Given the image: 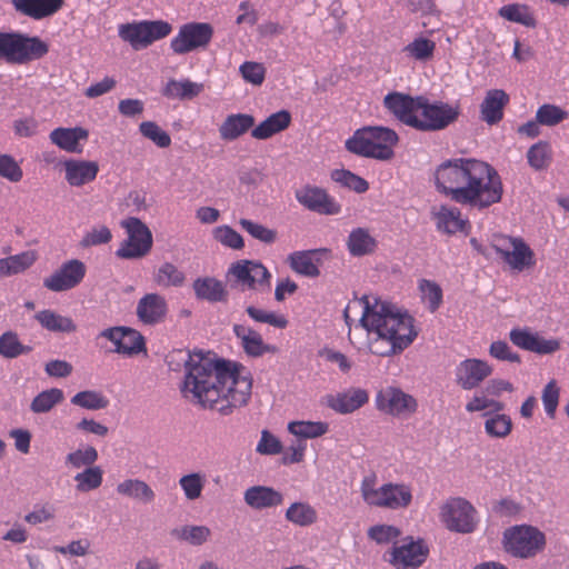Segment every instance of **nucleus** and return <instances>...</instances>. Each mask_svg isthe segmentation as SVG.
I'll use <instances>...</instances> for the list:
<instances>
[{
  "instance_id": "9",
  "label": "nucleus",
  "mask_w": 569,
  "mask_h": 569,
  "mask_svg": "<svg viewBox=\"0 0 569 569\" xmlns=\"http://www.w3.org/2000/svg\"><path fill=\"white\" fill-rule=\"evenodd\" d=\"M491 247L499 261L511 272L529 271L537 263L535 251L519 236L495 234Z\"/></svg>"
},
{
  "instance_id": "53",
  "label": "nucleus",
  "mask_w": 569,
  "mask_h": 569,
  "mask_svg": "<svg viewBox=\"0 0 569 569\" xmlns=\"http://www.w3.org/2000/svg\"><path fill=\"white\" fill-rule=\"evenodd\" d=\"M70 401L73 406L86 410H101L109 406V399L98 390L79 391Z\"/></svg>"
},
{
  "instance_id": "1",
  "label": "nucleus",
  "mask_w": 569,
  "mask_h": 569,
  "mask_svg": "<svg viewBox=\"0 0 569 569\" xmlns=\"http://www.w3.org/2000/svg\"><path fill=\"white\" fill-rule=\"evenodd\" d=\"M252 385L250 371L241 363L193 350L183 361L179 390L190 403L228 416L249 403Z\"/></svg>"
},
{
  "instance_id": "3",
  "label": "nucleus",
  "mask_w": 569,
  "mask_h": 569,
  "mask_svg": "<svg viewBox=\"0 0 569 569\" xmlns=\"http://www.w3.org/2000/svg\"><path fill=\"white\" fill-rule=\"evenodd\" d=\"M360 327L366 332V348L372 356L391 358L401 355L417 339L419 327L412 315L378 295L358 299Z\"/></svg>"
},
{
  "instance_id": "46",
  "label": "nucleus",
  "mask_w": 569,
  "mask_h": 569,
  "mask_svg": "<svg viewBox=\"0 0 569 569\" xmlns=\"http://www.w3.org/2000/svg\"><path fill=\"white\" fill-rule=\"evenodd\" d=\"M74 489L79 493H87L99 489L103 482V469L94 465L80 470L73 476Z\"/></svg>"
},
{
  "instance_id": "21",
  "label": "nucleus",
  "mask_w": 569,
  "mask_h": 569,
  "mask_svg": "<svg viewBox=\"0 0 569 569\" xmlns=\"http://www.w3.org/2000/svg\"><path fill=\"white\" fill-rule=\"evenodd\" d=\"M100 335L114 345V352L119 355L131 357L146 351L144 338L136 329L112 327L104 329Z\"/></svg>"
},
{
  "instance_id": "24",
  "label": "nucleus",
  "mask_w": 569,
  "mask_h": 569,
  "mask_svg": "<svg viewBox=\"0 0 569 569\" xmlns=\"http://www.w3.org/2000/svg\"><path fill=\"white\" fill-rule=\"evenodd\" d=\"M419 101L420 96L411 97L402 92L392 91L385 96L382 103L385 109L397 120L412 127Z\"/></svg>"
},
{
  "instance_id": "22",
  "label": "nucleus",
  "mask_w": 569,
  "mask_h": 569,
  "mask_svg": "<svg viewBox=\"0 0 569 569\" xmlns=\"http://www.w3.org/2000/svg\"><path fill=\"white\" fill-rule=\"evenodd\" d=\"M295 196L301 206L320 214L332 216L341 211L339 203L322 188L306 186L298 189Z\"/></svg>"
},
{
  "instance_id": "19",
  "label": "nucleus",
  "mask_w": 569,
  "mask_h": 569,
  "mask_svg": "<svg viewBox=\"0 0 569 569\" xmlns=\"http://www.w3.org/2000/svg\"><path fill=\"white\" fill-rule=\"evenodd\" d=\"M330 258L329 248H317L292 251L288 254L287 262L296 274L313 279L320 276L322 262Z\"/></svg>"
},
{
  "instance_id": "41",
  "label": "nucleus",
  "mask_w": 569,
  "mask_h": 569,
  "mask_svg": "<svg viewBox=\"0 0 569 569\" xmlns=\"http://www.w3.org/2000/svg\"><path fill=\"white\" fill-rule=\"evenodd\" d=\"M483 429L486 435L492 439H505L512 431L511 417L501 411L485 412Z\"/></svg>"
},
{
  "instance_id": "49",
  "label": "nucleus",
  "mask_w": 569,
  "mask_h": 569,
  "mask_svg": "<svg viewBox=\"0 0 569 569\" xmlns=\"http://www.w3.org/2000/svg\"><path fill=\"white\" fill-rule=\"evenodd\" d=\"M172 536L191 546H201L211 538V529L206 525H184L174 529Z\"/></svg>"
},
{
  "instance_id": "6",
  "label": "nucleus",
  "mask_w": 569,
  "mask_h": 569,
  "mask_svg": "<svg viewBox=\"0 0 569 569\" xmlns=\"http://www.w3.org/2000/svg\"><path fill=\"white\" fill-rule=\"evenodd\" d=\"M49 44L38 36L21 31L0 30V62L9 66H26L42 59Z\"/></svg>"
},
{
  "instance_id": "44",
  "label": "nucleus",
  "mask_w": 569,
  "mask_h": 569,
  "mask_svg": "<svg viewBox=\"0 0 569 569\" xmlns=\"http://www.w3.org/2000/svg\"><path fill=\"white\" fill-rule=\"evenodd\" d=\"M192 288L198 299L210 302L222 301L227 295L223 283L211 277L196 279L192 283Z\"/></svg>"
},
{
  "instance_id": "45",
  "label": "nucleus",
  "mask_w": 569,
  "mask_h": 569,
  "mask_svg": "<svg viewBox=\"0 0 569 569\" xmlns=\"http://www.w3.org/2000/svg\"><path fill=\"white\" fill-rule=\"evenodd\" d=\"M498 14L509 21L519 23L527 28H535L537 20L530 7L525 3H508L499 8Z\"/></svg>"
},
{
  "instance_id": "11",
  "label": "nucleus",
  "mask_w": 569,
  "mask_h": 569,
  "mask_svg": "<svg viewBox=\"0 0 569 569\" xmlns=\"http://www.w3.org/2000/svg\"><path fill=\"white\" fill-rule=\"evenodd\" d=\"M120 226L126 232V238L116 250V256L127 260L146 257L153 244V236L149 227L137 217L121 220Z\"/></svg>"
},
{
  "instance_id": "52",
  "label": "nucleus",
  "mask_w": 569,
  "mask_h": 569,
  "mask_svg": "<svg viewBox=\"0 0 569 569\" xmlns=\"http://www.w3.org/2000/svg\"><path fill=\"white\" fill-rule=\"evenodd\" d=\"M64 399L63 391L59 388H50L39 392L31 401L30 409L33 413H46L61 403Z\"/></svg>"
},
{
  "instance_id": "42",
  "label": "nucleus",
  "mask_w": 569,
  "mask_h": 569,
  "mask_svg": "<svg viewBox=\"0 0 569 569\" xmlns=\"http://www.w3.org/2000/svg\"><path fill=\"white\" fill-rule=\"evenodd\" d=\"M288 522L297 527H310L318 521V511L307 501H295L284 512Z\"/></svg>"
},
{
  "instance_id": "17",
  "label": "nucleus",
  "mask_w": 569,
  "mask_h": 569,
  "mask_svg": "<svg viewBox=\"0 0 569 569\" xmlns=\"http://www.w3.org/2000/svg\"><path fill=\"white\" fill-rule=\"evenodd\" d=\"M429 555V548L422 539L407 537L400 545L392 547L389 563L396 569H417L423 565Z\"/></svg>"
},
{
  "instance_id": "14",
  "label": "nucleus",
  "mask_w": 569,
  "mask_h": 569,
  "mask_svg": "<svg viewBox=\"0 0 569 569\" xmlns=\"http://www.w3.org/2000/svg\"><path fill=\"white\" fill-rule=\"evenodd\" d=\"M213 37V27L208 22H187L179 27L170 40V49L176 54H186L204 49Z\"/></svg>"
},
{
  "instance_id": "59",
  "label": "nucleus",
  "mask_w": 569,
  "mask_h": 569,
  "mask_svg": "<svg viewBox=\"0 0 569 569\" xmlns=\"http://www.w3.org/2000/svg\"><path fill=\"white\" fill-rule=\"evenodd\" d=\"M239 224L246 230L253 239L263 242L266 244H272L278 238V233L274 229H270L259 222L250 219H240Z\"/></svg>"
},
{
  "instance_id": "29",
  "label": "nucleus",
  "mask_w": 569,
  "mask_h": 569,
  "mask_svg": "<svg viewBox=\"0 0 569 569\" xmlns=\"http://www.w3.org/2000/svg\"><path fill=\"white\" fill-rule=\"evenodd\" d=\"M232 331L247 356L258 358L271 351V347L264 342L262 336L253 328L236 323Z\"/></svg>"
},
{
  "instance_id": "63",
  "label": "nucleus",
  "mask_w": 569,
  "mask_h": 569,
  "mask_svg": "<svg viewBox=\"0 0 569 569\" xmlns=\"http://www.w3.org/2000/svg\"><path fill=\"white\" fill-rule=\"evenodd\" d=\"M465 409L469 413L481 412L488 409H490L491 412H499L503 410V403L492 398H489L483 393L476 392L466 402Z\"/></svg>"
},
{
  "instance_id": "2",
  "label": "nucleus",
  "mask_w": 569,
  "mask_h": 569,
  "mask_svg": "<svg viewBox=\"0 0 569 569\" xmlns=\"http://www.w3.org/2000/svg\"><path fill=\"white\" fill-rule=\"evenodd\" d=\"M436 190L455 203L483 210L499 203L503 183L498 171L476 158H455L441 162L433 173Z\"/></svg>"
},
{
  "instance_id": "12",
  "label": "nucleus",
  "mask_w": 569,
  "mask_h": 569,
  "mask_svg": "<svg viewBox=\"0 0 569 569\" xmlns=\"http://www.w3.org/2000/svg\"><path fill=\"white\" fill-rule=\"evenodd\" d=\"M460 114L458 103L450 104L442 101H429L420 96L412 128L423 131H437L453 123Z\"/></svg>"
},
{
  "instance_id": "16",
  "label": "nucleus",
  "mask_w": 569,
  "mask_h": 569,
  "mask_svg": "<svg viewBox=\"0 0 569 569\" xmlns=\"http://www.w3.org/2000/svg\"><path fill=\"white\" fill-rule=\"evenodd\" d=\"M228 274L244 289L269 290L271 286V273L257 260H238L230 266Z\"/></svg>"
},
{
  "instance_id": "60",
  "label": "nucleus",
  "mask_w": 569,
  "mask_h": 569,
  "mask_svg": "<svg viewBox=\"0 0 569 569\" xmlns=\"http://www.w3.org/2000/svg\"><path fill=\"white\" fill-rule=\"evenodd\" d=\"M247 313L252 320L261 323H268L274 328L284 329L288 326L287 317L279 312L249 306L247 308Z\"/></svg>"
},
{
  "instance_id": "55",
  "label": "nucleus",
  "mask_w": 569,
  "mask_h": 569,
  "mask_svg": "<svg viewBox=\"0 0 569 569\" xmlns=\"http://www.w3.org/2000/svg\"><path fill=\"white\" fill-rule=\"evenodd\" d=\"M212 238L216 242L232 250H241L244 247L242 236L228 224L214 227L212 229Z\"/></svg>"
},
{
  "instance_id": "64",
  "label": "nucleus",
  "mask_w": 569,
  "mask_h": 569,
  "mask_svg": "<svg viewBox=\"0 0 569 569\" xmlns=\"http://www.w3.org/2000/svg\"><path fill=\"white\" fill-rule=\"evenodd\" d=\"M56 518V508L49 502L36 503L33 508L26 513L24 521L31 526L53 521Z\"/></svg>"
},
{
  "instance_id": "4",
  "label": "nucleus",
  "mask_w": 569,
  "mask_h": 569,
  "mask_svg": "<svg viewBox=\"0 0 569 569\" xmlns=\"http://www.w3.org/2000/svg\"><path fill=\"white\" fill-rule=\"evenodd\" d=\"M360 497L366 506L375 509L401 511L413 502V488L403 481L378 483L377 475L362 477L359 485Z\"/></svg>"
},
{
  "instance_id": "27",
  "label": "nucleus",
  "mask_w": 569,
  "mask_h": 569,
  "mask_svg": "<svg viewBox=\"0 0 569 569\" xmlns=\"http://www.w3.org/2000/svg\"><path fill=\"white\" fill-rule=\"evenodd\" d=\"M368 400L369 395L367 390L350 388L335 395H328L326 397V405L337 413L349 415L365 406Z\"/></svg>"
},
{
  "instance_id": "35",
  "label": "nucleus",
  "mask_w": 569,
  "mask_h": 569,
  "mask_svg": "<svg viewBox=\"0 0 569 569\" xmlns=\"http://www.w3.org/2000/svg\"><path fill=\"white\" fill-rule=\"evenodd\" d=\"M253 128V116L249 113H231L220 124L219 134L224 141H233Z\"/></svg>"
},
{
  "instance_id": "48",
  "label": "nucleus",
  "mask_w": 569,
  "mask_h": 569,
  "mask_svg": "<svg viewBox=\"0 0 569 569\" xmlns=\"http://www.w3.org/2000/svg\"><path fill=\"white\" fill-rule=\"evenodd\" d=\"M98 458L97 449L91 445H86L68 452L64 458V463L69 469L83 470L94 466Z\"/></svg>"
},
{
  "instance_id": "13",
  "label": "nucleus",
  "mask_w": 569,
  "mask_h": 569,
  "mask_svg": "<svg viewBox=\"0 0 569 569\" xmlns=\"http://www.w3.org/2000/svg\"><path fill=\"white\" fill-rule=\"evenodd\" d=\"M376 409L392 418L405 419L418 410V400L399 387L388 386L380 389L375 397Z\"/></svg>"
},
{
  "instance_id": "25",
  "label": "nucleus",
  "mask_w": 569,
  "mask_h": 569,
  "mask_svg": "<svg viewBox=\"0 0 569 569\" xmlns=\"http://www.w3.org/2000/svg\"><path fill=\"white\" fill-rule=\"evenodd\" d=\"M136 315L138 320L146 326L161 323L168 315L167 300L157 292L146 293L137 302Z\"/></svg>"
},
{
  "instance_id": "31",
  "label": "nucleus",
  "mask_w": 569,
  "mask_h": 569,
  "mask_svg": "<svg viewBox=\"0 0 569 569\" xmlns=\"http://www.w3.org/2000/svg\"><path fill=\"white\" fill-rule=\"evenodd\" d=\"M291 121L292 117L288 110L282 109L276 111L254 126L251 130V137L256 140L270 139L287 130L290 127Z\"/></svg>"
},
{
  "instance_id": "10",
  "label": "nucleus",
  "mask_w": 569,
  "mask_h": 569,
  "mask_svg": "<svg viewBox=\"0 0 569 569\" xmlns=\"http://www.w3.org/2000/svg\"><path fill=\"white\" fill-rule=\"evenodd\" d=\"M172 30V24L166 20H139L119 24L118 36L138 51L167 38Z\"/></svg>"
},
{
  "instance_id": "23",
  "label": "nucleus",
  "mask_w": 569,
  "mask_h": 569,
  "mask_svg": "<svg viewBox=\"0 0 569 569\" xmlns=\"http://www.w3.org/2000/svg\"><path fill=\"white\" fill-rule=\"evenodd\" d=\"M431 217L436 229L445 234L467 233L470 227L468 219L455 206L441 204L433 208Z\"/></svg>"
},
{
  "instance_id": "34",
  "label": "nucleus",
  "mask_w": 569,
  "mask_h": 569,
  "mask_svg": "<svg viewBox=\"0 0 569 569\" xmlns=\"http://www.w3.org/2000/svg\"><path fill=\"white\" fill-rule=\"evenodd\" d=\"M377 246L378 242L369 229L362 227L353 228L346 239V248L351 257L372 254Z\"/></svg>"
},
{
  "instance_id": "18",
  "label": "nucleus",
  "mask_w": 569,
  "mask_h": 569,
  "mask_svg": "<svg viewBox=\"0 0 569 569\" xmlns=\"http://www.w3.org/2000/svg\"><path fill=\"white\" fill-rule=\"evenodd\" d=\"M87 272L86 264L79 259L64 261L50 276L43 279V286L52 292L68 291L79 286Z\"/></svg>"
},
{
  "instance_id": "56",
  "label": "nucleus",
  "mask_w": 569,
  "mask_h": 569,
  "mask_svg": "<svg viewBox=\"0 0 569 569\" xmlns=\"http://www.w3.org/2000/svg\"><path fill=\"white\" fill-rule=\"evenodd\" d=\"M331 179L349 190L363 193L369 189V183L360 176L347 169H336L331 172Z\"/></svg>"
},
{
  "instance_id": "7",
  "label": "nucleus",
  "mask_w": 569,
  "mask_h": 569,
  "mask_svg": "<svg viewBox=\"0 0 569 569\" xmlns=\"http://www.w3.org/2000/svg\"><path fill=\"white\" fill-rule=\"evenodd\" d=\"M438 519L449 532L460 535L475 532L480 523L477 508L461 496H451L445 499L439 505Z\"/></svg>"
},
{
  "instance_id": "47",
  "label": "nucleus",
  "mask_w": 569,
  "mask_h": 569,
  "mask_svg": "<svg viewBox=\"0 0 569 569\" xmlns=\"http://www.w3.org/2000/svg\"><path fill=\"white\" fill-rule=\"evenodd\" d=\"M152 279L154 284L160 288H177L183 286L186 276L176 264L166 261L156 269Z\"/></svg>"
},
{
  "instance_id": "36",
  "label": "nucleus",
  "mask_w": 569,
  "mask_h": 569,
  "mask_svg": "<svg viewBox=\"0 0 569 569\" xmlns=\"http://www.w3.org/2000/svg\"><path fill=\"white\" fill-rule=\"evenodd\" d=\"M436 41L425 34L413 37L403 48L402 52L411 61L426 63L433 59Z\"/></svg>"
},
{
  "instance_id": "5",
  "label": "nucleus",
  "mask_w": 569,
  "mask_h": 569,
  "mask_svg": "<svg viewBox=\"0 0 569 569\" xmlns=\"http://www.w3.org/2000/svg\"><path fill=\"white\" fill-rule=\"evenodd\" d=\"M397 132L388 127L368 126L357 129L346 142V149L360 157L388 161L395 156Z\"/></svg>"
},
{
  "instance_id": "20",
  "label": "nucleus",
  "mask_w": 569,
  "mask_h": 569,
  "mask_svg": "<svg viewBox=\"0 0 569 569\" xmlns=\"http://www.w3.org/2000/svg\"><path fill=\"white\" fill-rule=\"evenodd\" d=\"M63 180L71 188L92 183L99 173L98 161L83 158H67L60 162Z\"/></svg>"
},
{
  "instance_id": "54",
  "label": "nucleus",
  "mask_w": 569,
  "mask_h": 569,
  "mask_svg": "<svg viewBox=\"0 0 569 569\" xmlns=\"http://www.w3.org/2000/svg\"><path fill=\"white\" fill-rule=\"evenodd\" d=\"M551 159L552 150L550 143L547 141H538L527 151L528 163L536 171L547 169L551 162Z\"/></svg>"
},
{
  "instance_id": "50",
  "label": "nucleus",
  "mask_w": 569,
  "mask_h": 569,
  "mask_svg": "<svg viewBox=\"0 0 569 569\" xmlns=\"http://www.w3.org/2000/svg\"><path fill=\"white\" fill-rule=\"evenodd\" d=\"M30 346L23 345L17 332L8 330L0 336V356L14 359L31 352Z\"/></svg>"
},
{
  "instance_id": "15",
  "label": "nucleus",
  "mask_w": 569,
  "mask_h": 569,
  "mask_svg": "<svg viewBox=\"0 0 569 569\" xmlns=\"http://www.w3.org/2000/svg\"><path fill=\"white\" fill-rule=\"evenodd\" d=\"M493 370V365L487 359L477 357L465 358L453 369L455 383L461 390H475L492 376Z\"/></svg>"
},
{
  "instance_id": "51",
  "label": "nucleus",
  "mask_w": 569,
  "mask_h": 569,
  "mask_svg": "<svg viewBox=\"0 0 569 569\" xmlns=\"http://www.w3.org/2000/svg\"><path fill=\"white\" fill-rule=\"evenodd\" d=\"M421 302L428 308L429 311H437L442 303V289L433 280L421 279L418 282Z\"/></svg>"
},
{
  "instance_id": "26",
  "label": "nucleus",
  "mask_w": 569,
  "mask_h": 569,
  "mask_svg": "<svg viewBox=\"0 0 569 569\" xmlns=\"http://www.w3.org/2000/svg\"><path fill=\"white\" fill-rule=\"evenodd\" d=\"M88 138L89 131L83 127H58L49 134L52 144L69 153H81Z\"/></svg>"
},
{
  "instance_id": "8",
  "label": "nucleus",
  "mask_w": 569,
  "mask_h": 569,
  "mask_svg": "<svg viewBox=\"0 0 569 569\" xmlns=\"http://www.w3.org/2000/svg\"><path fill=\"white\" fill-rule=\"evenodd\" d=\"M501 543L503 550L511 557L527 560L545 551L547 537L532 525H516L503 531Z\"/></svg>"
},
{
  "instance_id": "38",
  "label": "nucleus",
  "mask_w": 569,
  "mask_h": 569,
  "mask_svg": "<svg viewBox=\"0 0 569 569\" xmlns=\"http://www.w3.org/2000/svg\"><path fill=\"white\" fill-rule=\"evenodd\" d=\"M38 260L36 250H26L0 259V277L19 274L31 268Z\"/></svg>"
},
{
  "instance_id": "58",
  "label": "nucleus",
  "mask_w": 569,
  "mask_h": 569,
  "mask_svg": "<svg viewBox=\"0 0 569 569\" xmlns=\"http://www.w3.org/2000/svg\"><path fill=\"white\" fill-rule=\"evenodd\" d=\"M139 132L159 148H168L171 144L170 134L154 121H142Z\"/></svg>"
},
{
  "instance_id": "61",
  "label": "nucleus",
  "mask_w": 569,
  "mask_h": 569,
  "mask_svg": "<svg viewBox=\"0 0 569 569\" xmlns=\"http://www.w3.org/2000/svg\"><path fill=\"white\" fill-rule=\"evenodd\" d=\"M112 240V232L106 224H96L84 232L80 240L82 248L107 244Z\"/></svg>"
},
{
  "instance_id": "28",
  "label": "nucleus",
  "mask_w": 569,
  "mask_h": 569,
  "mask_svg": "<svg viewBox=\"0 0 569 569\" xmlns=\"http://www.w3.org/2000/svg\"><path fill=\"white\" fill-rule=\"evenodd\" d=\"M243 500L253 510H264L282 505L283 496L272 487L257 485L244 490Z\"/></svg>"
},
{
  "instance_id": "43",
  "label": "nucleus",
  "mask_w": 569,
  "mask_h": 569,
  "mask_svg": "<svg viewBox=\"0 0 569 569\" xmlns=\"http://www.w3.org/2000/svg\"><path fill=\"white\" fill-rule=\"evenodd\" d=\"M207 485V477L202 471H190L178 479L179 489L187 501L201 499Z\"/></svg>"
},
{
  "instance_id": "32",
  "label": "nucleus",
  "mask_w": 569,
  "mask_h": 569,
  "mask_svg": "<svg viewBox=\"0 0 569 569\" xmlns=\"http://www.w3.org/2000/svg\"><path fill=\"white\" fill-rule=\"evenodd\" d=\"M509 102V96L502 89H491L480 104L481 119L489 126L498 123L503 118V109Z\"/></svg>"
},
{
  "instance_id": "33",
  "label": "nucleus",
  "mask_w": 569,
  "mask_h": 569,
  "mask_svg": "<svg viewBox=\"0 0 569 569\" xmlns=\"http://www.w3.org/2000/svg\"><path fill=\"white\" fill-rule=\"evenodd\" d=\"M63 2L64 0H11L18 12L33 20L56 14L62 8Z\"/></svg>"
},
{
  "instance_id": "40",
  "label": "nucleus",
  "mask_w": 569,
  "mask_h": 569,
  "mask_svg": "<svg viewBox=\"0 0 569 569\" xmlns=\"http://www.w3.org/2000/svg\"><path fill=\"white\" fill-rule=\"evenodd\" d=\"M34 319L43 329L50 332L72 333L77 330V326L70 317L62 316L51 309L38 311Z\"/></svg>"
},
{
  "instance_id": "62",
  "label": "nucleus",
  "mask_w": 569,
  "mask_h": 569,
  "mask_svg": "<svg viewBox=\"0 0 569 569\" xmlns=\"http://www.w3.org/2000/svg\"><path fill=\"white\" fill-rule=\"evenodd\" d=\"M0 178L11 182H20L23 170L18 160L10 153H0Z\"/></svg>"
},
{
  "instance_id": "37",
  "label": "nucleus",
  "mask_w": 569,
  "mask_h": 569,
  "mask_svg": "<svg viewBox=\"0 0 569 569\" xmlns=\"http://www.w3.org/2000/svg\"><path fill=\"white\" fill-rule=\"evenodd\" d=\"M288 432L298 440L317 439L326 436L330 426L323 420H291L287 425Z\"/></svg>"
},
{
  "instance_id": "39",
  "label": "nucleus",
  "mask_w": 569,
  "mask_h": 569,
  "mask_svg": "<svg viewBox=\"0 0 569 569\" xmlns=\"http://www.w3.org/2000/svg\"><path fill=\"white\" fill-rule=\"evenodd\" d=\"M204 90L201 82L190 79H170L162 89V94L169 99L191 100Z\"/></svg>"
},
{
  "instance_id": "57",
  "label": "nucleus",
  "mask_w": 569,
  "mask_h": 569,
  "mask_svg": "<svg viewBox=\"0 0 569 569\" xmlns=\"http://www.w3.org/2000/svg\"><path fill=\"white\" fill-rule=\"evenodd\" d=\"M568 118V112L553 103H543L536 111L537 122L546 127H556Z\"/></svg>"
},
{
  "instance_id": "30",
  "label": "nucleus",
  "mask_w": 569,
  "mask_h": 569,
  "mask_svg": "<svg viewBox=\"0 0 569 569\" xmlns=\"http://www.w3.org/2000/svg\"><path fill=\"white\" fill-rule=\"evenodd\" d=\"M116 492L126 499L141 505H150L156 499V492L151 486L140 478H126L116 487Z\"/></svg>"
}]
</instances>
